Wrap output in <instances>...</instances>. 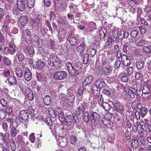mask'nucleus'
I'll list each match as a JSON object with an SVG mask.
<instances>
[{"label":"nucleus","mask_w":151,"mask_h":151,"mask_svg":"<svg viewBox=\"0 0 151 151\" xmlns=\"http://www.w3.org/2000/svg\"><path fill=\"white\" fill-rule=\"evenodd\" d=\"M45 65V63L41 61H38L37 63L36 66L39 70L42 69Z\"/></svg>","instance_id":"obj_32"},{"label":"nucleus","mask_w":151,"mask_h":151,"mask_svg":"<svg viewBox=\"0 0 151 151\" xmlns=\"http://www.w3.org/2000/svg\"><path fill=\"white\" fill-rule=\"evenodd\" d=\"M87 111H85L84 113L83 118L85 122L88 123L89 122V117Z\"/></svg>","instance_id":"obj_49"},{"label":"nucleus","mask_w":151,"mask_h":151,"mask_svg":"<svg viewBox=\"0 0 151 151\" xmlns=\"http://www.w3.org/2000/svg\"><path fill=\"white\" fill-rule=\"evenodd\" d=\"M8 80L10 86H14L17 84L16 77L14 76H10L8 78Z\"/></svg>","instance_id":"obj_17"},{"label":"nucleus","mask_w":151,"mask_h":151,"mask_svg":"<svg viewBox=\"0 0 151 151\" xmlns=\"http://www.w3.org/2000/svg\"><path fill=\"white\" fill-rule=\"evenodd\" d=\"M73 117L70 115H68L66 117L65 120V124L67 126H69L72 124L73 121Z\"/></svg>","instance_id":"obj_21"},{"label":"nucleus","mask_w":151,"mask_h":151,"mask_svg":"<svg viewBox=\"0 0 151 151\" xmlns=\"http://www.w3.org/2000/svg\"><path fill=\"white\" fill-rule=\"evenodd\" d=\"M109 103L110 104L113 105L115 109L118 111H122L124 109L122 106L121 105L119 101L114 102L111 101Z\"/></svg>","instance_id":"obj_12"},{"label":"nucleus","mask_w":151,"mask_h":151,"mask_svg":"<svg viewBox=\"0 0 151 151\" xmlns=\"http://www.w3.org/2000/svg\"><path fill=\"white\" fill-rule=\"evenodd\" d=\"M28 22V18L27 17L23 16L19 17L18 22V28L21 30H22Z\"/></svg>","instance_id":"obj_1"},{"label":"nucleus","mask_w":151,"mask_h":151,"mask_svg":"<svg viewBox=\"0 0 151 151\" xmlns=\"http://www.w3.org/2000/svg\"><path fill=\"white\" fill-rule=\"evenodd\" d=\"M48 58V59L47 60V62L50 66H52L54 62L55 61V60H56V59L58 58L55 54L50 53L49 54Z\"/></svg>","instance_id":"obj_9"},{"label":"nucleus","mask_w":151,"mask_h":151,"mask_svg":"<svg viewBox=\"0 0 151 151\" xmlns=\"http://www.w3.org/2000/svg\"><path fill=\"white\" fill-rule=\"evenodd\" d=\"M9 47L11 50L10 51H11V53H13L15 52V47L14 44L10 43L9 45Z\"/></svg>","instance_id":"obj_63"},{"label":"nucleus","mask_w":151,"mask_h":151,"mask_svg":"<svg viewBox=\"0 0 151 151\" xmlns=\"http://www.w3.org/2000/svg\"><path fill=\"white\" fill-rule=\"evenodd\" d=\"M150 92L142 94V97L145 100H147L150 97Z\"/></svg>","instance_id":"obj_59"},{"label":"nucleus","mask_w":151,"mask_h":151,"mask_svg":"<svg viewBox=\"0 0 151 151\" xmlns=\"http://www.w3.org/2000/svg\"><path fill=\"white\" fill-rule=\"evenodd\" d=\"M47 124L49 126V129L51 130L52 133L54 134L55 132V126L52 125V122L51 120V119L50 118H47L46 119Z\"/></svg>","instance_id":"obj_13"},{"label":"nucleus","mask_w":151,"mask_h":151,"mask_svg":"<svg viewBox=\"0 0 151 151\" xmlns=\"http://www.w3.org/2000/svg\"><path fill=\"white\" fill-rule=\"evenodd\" d=\"M11 133L12 137H15L17 134V132L16 128L14 126H13L11 127Z\"/></svg>","instance_id":"obj_43"},{"label":"nucleus","mask_w":151,"mask_h":151,"mask_svg":"<svg viewBox=\"0 0 151 151\" xmlns=\"http://www.w3.org/2000/svg\"><path fill=\"white\" fill-rule=\"evenodd\" d=\"M82 67V65L81 63L78 62L75 64L74 68L79 71L81 69Z\"/></svg>","instance_id":"obj_53"},{"label":"nucleus","mask_w":151,"mask_h":151,"mask_svg":"<svg viewBox=\"0 0 151 151\" xmlns=\"http://www.w3.org/2000/svg\"><path fill=\"white\" fill-rule=\"evenodd\" d=\"M14 21V20L12 19V18L9 15H7L6 16L5 23L9 24L11 22H12Z\"/></svg>","instance_id":"obj_50"},{"label":"nucleus","mask_w":151,"mask_h":151,"mask_svg":"<svg viewBox=\"0 0 151 151\" xmlns=\"http://www.w3.org/2000/svg\"><path fill=\"white\" fill-rule=\"evenodd\" d=\"M57 22L61 25H64L65 24L63 19L60 17H58L57 19Z\"/></svg>","instance_id":"obj_56"},{"label":"nucleus","mask_w":151,"mask_h":151,"mask_svg":"<svg viewBox=\"0 0 151 151\" xmlns=\"http://www.w3.org/2000/svg\"><path fill=\"white\" fill-rule=\"evenodd\" d=\"M69 42L72 46H75L77 44V39L75 37H72L69 39Z\"/></svg>","instance_id":"obj_38"},{"label":"nucleus","mask_w":151,"mask_h":151,"mask_svg":"<svg viewBox=\"0 0 151 151\" xmlns=\"http://www.w3.org/2000/svg\"><path fill=\"white\" fill-rule=\"evenodd\" d=\"M32 73L29 69L27 68L25 70L24 77L26 81H30L32 79Z\"/></svg>","instance_id":"obj_10"},{"label":"nucleus","mask_w":151,"mask_h":151,"mask_svg":"<svg viewBox=\"0 0 151 151\" xmlns=\"http://www.w3.org/2000/svg\"><path fill=\"white\" fill-rule=\"evenodd\" d=\"M2 30L4 34H6L9 32V29L7 25H4L2 27Z\"/></svg>","instance_id":"obj_61"},{"label":"nucleus","mask_w":151,"mask_h":151,"mask_svg":"<svg viewBox=\"0 0 151 151\" xmlns=\"http://www.w3.org/2000/svg\"><path fill=\"white\" fill-rule=\"evenodd\" d=\"M137 67L138 69H141L144 67V62L143 60H138L136 63Z\"/></svg>","instance_id":"obj_28"},{"label":"nucleus","mask_w":151,"mask_h":151,"mask_svg":"<svg viewBox=\"0 0 151 151\" xmlns=\"http://www.w3.org/2000/svg\"><path fill=\"white\" fill-rule=\"evenodd\" d=\"M32 38L34 42L36 43V45H39L40 39L38 36L37 35L34 34L32 37Z\"/></svg>","instance_id":"obj_39"},{"label":"nucleus","mask_w":151,"mask_h":151,"mask_svg":"<svg viewBox=\"0 0 151 151\" xmlns=\"http://www.w3.org/2000/svg\"><path fill=\"white\" fill-rule=\"evenodd\" d=\"M9 139V136L8 134L5 133L3 135L2 133L0 132V144H3L8 141Z\"/></svg>","instance_id":"obj_15"},{"label":"nucleus","mask_w":151,"mask_h":151,"mask_svg":"<svg viewBox=\"0 0 151 151\" xmlns=\"http://www.w3.org/2000/svg\"><path fill=\"white\" fill-rule=\"evenodd\" d=\"M20 116L21 119L23 120H26L29 117V114L26 110H22L20 111Z\"/></svg>","instance_id":"obj_19"},{"label":"nucleus","mask_w":151,"mask_h":151,"mask_svg":"<svg viewBox=\"0 0 151 151\" xmlns=\"http://www.w3.org/2000/svg\"><path fill=\"white\" fill-rule=\"evenodd\" d=\"M15 73L16 76L18 78L22 77L23 75L22 70V69L19 67L15 68Z\"/></svg>","instance_id":"obj_26"},{"label":"nucleus","mask_w":151,"mask_h":151,"mask_svg":"<svg viewBox=\"0 0 151 151\" xmlns=\"http://www.w3.org/2000/svg\"><path fill=\"white\" fill-rule=\"evenodd\" d=\"M97 88L93 86L92 88V93L95 99L97 98L100 94L99 91L96 90Z\"/></svg>","instance_id":"obj_33"},{"label":"nucleus","mask_w":151,"mask_h":151,"mask_svg":"<svg viewBox=\"0 0 151 151\" xmlns=\"http://www.w3.org/2000/svg\"><path fill=\"white\" fill-rule=\"evenodd\" d=\"M88 51L89 53V55L92 56L95 55L96 53V51L93 48H90L88 50Z\"/></svg>","instance_id":"obj_52"},{"label":"nucleus","mask_w":151,"mask_h":151,"mask_svg":"<svg viewBox=\"0 0 151 151\" xmlns=\"http://www.w3.org/2000/svg\"><path fill=\"white\" fill-rule=\"evenodd\" d=\"M85 47L86 46L84 43H81L76 48V50L78 52L82 53L84 50Z\"/></svg>","instance_id":"obj_31"},{"label":"nucleus","mask_w":151,"mask_h":151,"mask_svg":"<svg viewBox=\"0 0 151 151\" xmlns=\"http://www.w3.org/2000/svg\"><path fill=\"white\" fill-rule=\"evenodd\" d=\"M66 34V31L63 27H60L59 29L58 33V39L60 42L63 41Z\"/></svg>","instance_id":"obj_5"},{"label":"nucleus","mask_w":151,"mask_h":151,"mask_svg":"<svg viewBox=\"0 0 151 151\" xmlns=\"http://www.w3.org/2000/svg\"><path fill=\"white\" fill-rule=\"evenodd\" d=\"M37 80L39 81H43L44 79V76L40 73H37Z\"/></svg>","instance_id":"obj_54"},{"label":"nucleus","mask_w":151,"mask_h":151,"mask_svg":"<svg viewBox=\"0 0 151 151\" xmlns=\"http://www.w3.org/2000/svg\"><path fill=\"white\" fill-rule=\"evenodd\" d=\"M43 101L46 105L49 106L51 103V99L50 96L49 95H47L44 98Z\"/></svg>","instance_id":"obj_25"},{"label":"nucleus","mask_w":151,"mask_h":151,"mask_svg":"<svg viewBox=\"0 0 151 151\" xmlns=\"http://www.w3.org/2000/svg\"><path fill=\"white\" fill-rule=\"evenodd\" d=\"M112 38H111L110 36H109L107 41L105 43L104 46V49L110 48L112 47Z\"/></svg>","instance_id":"obj_22"},{"label":"nucleus","mask_w":151,"mask_h":151,"mask_svg":"<svg viewBox=\"0 0 151 151\" xmlns=\"http://www.w3.org/2000/svg\"><path fill=\"white\" fill-rule=\"evenodd\" d=\"M139 151H147V144L139 145Z\"/></svg>","instance_id":"obj_42"},{"label":"nucleus","mask_w":151,"mask_h":151,"mask_svg":"<svg viewBox=\"0 0 151 151\" xmlns=\"http://www.w3.org/2000/svg\"><path fill=\"white\" fill-rule=\"evenodd\" d=\"M48 30L46 27L44 26H41L39 32L41 33L42 35H44L46 33Z\"/></svg>","instance_id":"obj_51"},{"label":"nucleus","mask_w":151,"mask_h":151,"mask_svg":"<svg viewBox=\"0 0 151 151\" xmlns=\"http://www.w3.org/2000/svg\"><path fill=\"white\" fill-rule=\"evenodd\" d=\"M105 85V83L104 80L99 79L96 81L95 84L93 85L92 86L96 88L100 89L103 88Z\"/></svg>","instance_id":"obj_11"},{"label":"nucleus","mask_w":151,"mask_h":151,"mask_svg":"<svg viewBox=\"0 0 151 151\" xmlns=\"http://www.w3.org/2000/svg\"><path fill=\"white\" fill-rule=\"evenodd\" d=\"M141 106L142 104L140 103H137L135 102H133L132 104V106L135 110L137 109H140Z\"/></svg>","instance_id":"obj_36"},{"label":"nucleus","mask_w":151,"mask_h":151,"mask_svg":"<svg viewBox=\"0 0 151 151\" xmlns=\"http://www.w3.org/2000/svg\"><path fill=\"white\" fill-rule=\"evenodd\" d=\"M3 63L6 66H9L11 65V61L6 57H4L3 61Z\"/></svg>","instance_id":"obj_48"},{"label":"nucleus","mask_w":151,"mask_h":151,"mask_svg":"<svg viewBox=\"0 0 151 151\" xmlns=\"http://www.w3.org/2000/svg\"><path fill=\"white\" fill-rule=\"evenodd\" d=\"M100 105L101 106H103V108L106 111H108L109 113H112L114 111V108L110 105V104L106 102L101 103L100 102Z\"/></svg>","instance_id":"obj_7"},{"label":"nucleus","mask_w":151,"mask_h":151,"mask_svg":"<svg viewBox=\"0 0 151 151\" xmlns=\"http://www.w3.org/2000/svg\"><path fill=\"white\" fill-rule=\"evenodd\" d=\"M35 0H27V6L30 8H32L34 5Z\"/></svg>","instance_id":"obj_45"},{"label":"nucleus","mask_w":151,"mask_h":151,"mask_svg":"<svg viewBox=\"0 0 151 151\" xmlns=\"http://www.w3.org/2000/svg\"><path fill=\"white\" fill-rule=\"evenodd\" d=\"M70 12H73L74 13H76L77 11V9L76 6L73 4H71L69 6Z\"/></svg>","instance_id":"obj_40"},{"label":"nucleus","mask_w":151,"mask_h":151,"mask_svg":"<svg viewBox=\"0 0 151 151\" xmlns=\"http://www.w3.org/2000/svg\"><path fill=\"white\" fill-rule=\"evenodd\" d=\"M29 139L32 143H34L35 142V139L34 133H32L30 134L29 137Z\"/></svg>","instance_id":"obj_57"},{"label":"nucleus","mask_w":151,"mask_h":151,"mask_svg":"<svg viewBox=\"0 0 151 151\" xmlns=\"http://www.w3.org/2000/svg\"><path fill=\"white\" fill-rule=\"evenodd\" d=\"M26 51L29 55H32L34 54V50L32 46L30 45H27L25 48Z\"/></svg>","instance_id":"obj_29"},{"label":"nucleus","mask_w":151,"mask_h":151,"mask_svg":"<svg viewBox=\"0 0 151 151\" xmlns=\"http://www.w3.org/2000/svg\"><path fill=\"white\" fill-rule=\"evenodd\" d=\"M112 67L110 65H107L106 67L104 70V73L106 75H109L110 74L112 71Z\"/></svg>","instance_id":"obj_35"},{"label":"nucleus","mask_w":151,"mask_h":151,"mask_svg":"<svg viewBox=\"0 0 151 151\" xmlns=\"http://www.w3.org/2000/svg\"><path fill=\"white\" fill-rule=\"evenodd\" d=\"M141 112V115L142 116V114L143 115H145L147 113L148 111V109L146 108L143 107L142 109H139Z\"/></svg>","instance_id":"obj_62"},{"label":"nucleus","mask_w":151,"mask_h":151,"mask_svg":"<svg viewBox=\"0 0 151 151\" xmlns=\"http://www.w3.org/2000/svg\"><path fill=\"white\" fill-rule=\"evenodd\" d=\"M118 35V31L116 29H114L113 30L112 32V37H110L113 40H114V39H116L117 38Z\"/></svg>","instance_id":"obj_47"},{"label":"nucleus","mask_w":151,"mask_h":151,"mask_svg":"<svg viewBox=\"0 0 151 151\" xmlns=\"http://www.w3.org/2000/svg\"><path fill=\"white\" fill-rule=\"evenodd\" d=\"M56 60H55V61L54 62L52 65L54 68H60L63 66V62L60 60L58 58L56 59Z\"/></svg>","instance_id":"obj_20"},{"label":"nucleus","mask_w":151,"mask_h":151,"mask_svg":"<svg viewBox=\"0 0 151 151\" xmlns=\"http://www.w3.org/2000/svg\"><path fill=\"white\" fill-rule=\"evenodd\" d=\"M136 89H135V88H132L131 89H130V90L129 91V95L132 98H134L135 96H137L138 94L137 91H140L141 90L142 87L141 85H137Z\"/></svg>","instance_id":"obj_4"},{"label":"nucleus","mask_w":151,"mask_h":151,"mask_svg":"<svg viewBox=\"0 0 151 151\" xmlns=\"http://www.w3.org/2000/svg\"><path fill=\"white\" fill-rule=\"evenodd\" d=\"M139 29L140 32L142 34H144L145 33L147 29L146 27L145 26L143 25L139 27Z\"/></svg>","instance_id":"obj_58"},{"label":"nucleus","mask_w":151,"mask_h":151,"mask_svg":"<svg viewBox=\"0 0 151 151\" xmlns=\"http://www.w3.org/2000/svg\"><path fill=\"white\" fill-rule=\"evenodd\" d=\"M40 18L39 19H35L33 20V24L32 25L33 28L37 30H39V28L41 27V24L40 23Z\"/></svg>","instance_id":"obj_18"},{"label":"nucleus","mask_w":151,"mask_h":151,"mask_svg":"<svg viewBox=\"0 0 151 151\" xmlns=\"http://www.w3.org/2000/svg\"><path fill=\"white\" fill-rule=\"evenodd\" d=\"M135 43L138 46L142 47L147 44V41L143 39H141L139 41H136Z\"/></svg>","instance_id":"obj_24"},{"label":"nucleus","mask_w":151,"mask_h":151,"mask_svg":"<svg viewBox=\"0 0 151 151\" xmlns=\"http://www.w3.org/2000/svg\"><path fill=\"white\" fill-rule=\"evenodd\" d=\"M121 60L122 64L125 66H128L131 63L129 59L124 54L123 55Z\"/></svg>","instance_id":"obj_16"},{"label":"nucleus","mask_w":151,"mask_h":151,"mask_svg":"<svg viewBox=\"0 0 151 151\" xmlns=\"http://www.w3.org/2000/svg\"><path fill=\"white\" fill-rule=\"evenodd\" d=\"M69 74L71 76H76L79 74V71L73 67L68 71Z\"/></svg>","instance_id":"obj_27"},{"label":"nucleus","mask_w":151,"mask_h":151,"mask_svg":"<svg viewBox=\"0 0 151 151\" xmlns=\"http://www.w3.org/2000/svg\"><path fill=\"white\" fill-rule=\"evenodd\" d=\"M16 57L18 58V60L19 61H22L25 58L24 54L20 51H19L17 53Z\"/></svg>","instance_id":"obj_34"},{"label":"nucleus","mask_w":151,"mask_h":151,"mask_svg":"<svg viewBox=\"0 0 151 151\" xmlns=\"http://www.w3.org/2000/svg\"><path fill=\"white\" fill-rule=\"evenodd\" d=\"M30 35V32L29 29H26L23 31L22 33V36L26 42L28 43L30 42L31 37Z\"/></svg>","instance_id":"obj_6"},{"label":"nucleus","mask_w":151,"mask_h":151,"mask_svg":"<svg viewBox=\"0 0 151 151\" xmlns=\"http://www.w3.org/2000/svg\"><path fill=\"white\" fill-rule=\"evenodd\" d=\"M67 141L66 138L64 137H60L57 140V143L61 147H65L67 145Z\"/></svg>","instance_id":"obj_8"},{"label":"nucleus","mask_w":151,"mask_h":151,"mask_svg":"<svg viewBox=\"0 0 151 151\" xmlns=\"http://www.w3.org/2000/svg\"><path fill=\"white\" fill-rule=\"evenodd\" d=\"M16 3L17 8L19 11L22 12L25 9V3L23 0H17Z\"/></svg>","instance_id":"obj_14"},{"label":"nucleus","mask_w":151,"mask_h":151,"mask_svg":"<svg viewBox=\"0 0 151 151\" xmlns=\"http://www.w3.org/2000/svg\"><path fill=\"white\" fill-rule=\"evenodd\" d=\"M138 35V32L136 30L132 31L130 33V35L133 38H136Z\"/></svg>","instance_id":"obj_60"},{"label":"nucleus","mask_w":151,"mask_h":151,"mask_svg":"<svg viewBox=\"0 0 151 151\" xmlns=\"http://www.w3.org/2000/svg\"><path fill=\"white\" fill-rule=\"evenodd\" d=\"M90 118L91 123L95 125L97 124L100 119V115L95 112H93L91 114Z\"/></svg>","instance_id":"obj_3"},{"label":"nucleus","mask_w":151,"mask_h":151,"mask_svg":"<svg viewBox=\"0 0 151 151\" xmlns=\"http://www.w3.org/2000/svg\"><path fill=\"white\" fill-rule=\"evenodd\" d=\"M6 112L8 115H11L12 113V108L9 106H7L6 109Z\"/></svg>","instance_id":"obj_64"},{"label":"nucleus","mask_w":151,"mask_h":151,"mask_svg":"<svg viewBox=\"0 0 151 151\" xmlns=\"http://www.w3.org/2000/svg\"><path fill=\"white\" fill-rule=\"evenodd\" d=\"M29 114L31 116H35V113L34 109L31 106H29L27 108Z\"/></svg>","instance_id":"obj_41"},{"label":"nucleus","mask_w":151,"mask_h":151,"mask_svg":"<svg viewBox=\"0 0 151 151\" xmlns=\"http://www.w3.org/2000/svg\"><path fill=\"white\" fill-rule=\"evenodd\" d=\"M136 124L137 125V129H138V131L140 130L141 129L144 130L145 128V125L141 124V123L140 124V123L138 122H137Z\"/></svg>","instance_id":"obj_46"},{"label":"nucleus","mask_w":151,"mask_h":151,"mask_svg":"<svg viewBox=\"0 0 151 151\" xmlns=\"http://www.w3.org/2000/svg\"><path fill=\"white\" fill-rule=\"evenodd\" d=\"M67 74V73L65 71H59L54 73L53 77L55 79L61 80L66 78Z\"/></svg>","instance_id":"obj_2"},{"label":"nucleus","mask_w":151,"mask_h":151,"mask_svg":"<svg viewBox=\"0 0 151 151\" xmlns=\"http://www.w3.org/2000/svg\"><path fill=\"white\" fill-rule=\"evenodd\" d=\"M92 80V77L91 76L87 77L85 80L82 83L83 86H86L90 84Z\"/></svg>","instance_id":"obj_30"},{"label":"nucleus","mask_w":151,"mask_h":151,"mask_svg":"<svg viewBox=\"0 0 151 151\" xmlns=\"http://www.w3.org/2000/svg\"><path fill=\"white\" fill-rule=\"evenodd\" d=\"M77 139L76 137L74 136H71L70 137V142L72 144L75 145L76 144Z\"/></svg>","instance_id":"obj_37"},{"label":"nucleus","mask_w":151,"mask_h":151,"mask_svg":"<svg viewBox=\"0 0 151 151\" xmlns=\"http://www.w3.org/2000/svg\"><path fill=\"white\" fill-rule=\"evenodd\" d=\"M59 119L61 121H65V119L66 118L65 117L63 113V112H60L58 114Z\"/></svg>","instance_id":"obj_55"},{"label":"nucleus","mask_w":151,"mask_h":151,"mask_svg":"<svg viewBox=\"0 0 151 151\" xmlns=\"http://www.w3.org/2000/svg\"><path fill=\"white\" fill-rule=\"evenodd\" d=\"M6 121H4L2 123L1 122L0 123V124H1L2 127L4 130L6 132L8 129V124Z\"/></svg>","instance_id":"obj_44"},{"label":"nucleus","mask_w":151,"mask_h":151,"mask_svg":"<svg viewBox=\"0 0 151 151\" xmlns=\"http://www.w3.org/2000/svg\"><path fill=\"white\" fill-rule=\"evenodd\" d=\"M107 34V30L105 28L100 29L99 31V36L101 39L103 40L106 37Z\"/></svg>","instance_id":"obj_23"}]
</instances>
